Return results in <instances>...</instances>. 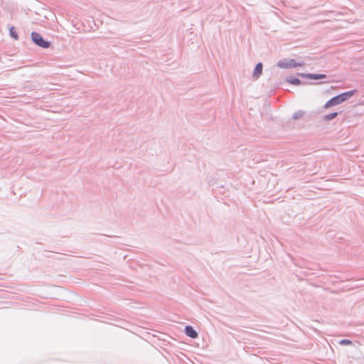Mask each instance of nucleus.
Segmentation results:
<instances>
[{"label":"nucleus","mask_w":364,"mask_h":364,"mask_svg":"<svg viewBox=\"0 0 364 364\" xmlns=\"http://www.w3.org/2000/svg\"><path fill=\"white\" fill-rule=\"evenodd\" d=\"M356 92V90H353L337 95L328 100L324 105V107L329 108L332 106L339 105L353 97Z\"/></svg>","instance_id":"f257e3e1"},{"label":"nucleus","mask_w":364,"mask_h":364,"mask_svg":"<svg viewBox=\"0 0 364 364\" xmlns=\"http://www.w3.org/2000/svg\"><path fill=\"white\" fill-rule=\"evenodd\" d=\"M31 36L32 41L36 46L43 48H48L50 46V42L45 40L40 33L33 31Z\"/></svg>","instance_id":"f03ea898"},{"label":"nucleus","mask_w":364,"mask_h":364,"mask_svg":"<svg viewBox=\"0 0 364 364\" xmlns=\"http://www.w3.org/2000/svg\"><path fill=\"white\" fill-rule=\"evenodd\" d=\"M304 63H297L294 59H283L277 63V66L281 68H291L303 66Z\"/></svg>","instance_id":"7ed1b4c3"},{"label":"nucleus","mask_w":364,"mask_h":364,"mask_svg":"<svg viewBox=\"0 0 364 364\" xmlns=\"http://www.w3.org/2000/svg\"><path fill=\"white\" fill-rule=\"evenodd\" d=\"M297 75L302 78H307L310 80H322L326 78V75L325 74L299 73Z\"/></svg>","instance_id":"20e7f679"},{"label":"nucleus","mask_w":364,"mask_h":364,"mask_svg":"<svg viewBox=\"0 0 364 364\" xmlns=\"http://www.w3.org/2000/svg\"><path fill=\"white\" fill-rule=\"evenodd\" d=\"M186 335L191 338H196L198 336L197 331L190 325H186L184 328Z\"/></svg>","instance_id":"39448f33"},{"label":"nucleus","mask_w":364,"mask_h":364,"mask_svg":"<svg viewBox=\"0 0 364 364\" xmlns=\"http://www.w3.org/2000/svg\"><path fill=\"white\" fill-rule=\"evenodd\" d=\"M262 68H263L262 63H258L255 67L253 74H252L253 77L255 78H258L262 75Z\"/></svg>","instance_id":"423d86ee"},{"label":"nucleus","mask_w":364,"mask_h":364,"mask_svg":"<svg viewBox=\"0 0 364 364\" xmlns=\"http://www.w3.org/2000/svg\"><path fill=\"white\" fill-rule=\"evenodd\" d=\"M286 80L289 83L294 85H299L302 83L301 81L298 77H296L294 76H289L288 77H287Z\"/></svg>","instance_id":"0eeeda50"},{"label":"nucleus","mask_w":364,"mask_h":364,"mask_svg":"<svg viewBox=\"0 0 364 364\" xmlns=\"http://www.w3.org/2000/svg\"><path fill=\"white\" fill-rule=\"evenodd\" d=\"M338 115V112H334L332 113H329L328 114H325L322 117L323 121H331L336 118Z\"/></svg>","instance_id":"6e6552de"},{"label":"nucleus","mask_w":364,"mask_h":364,"mask_svg":"<svg viewBox=\"0 0 364 364\" xmlns=\"http://www.w3.org/2000/svg\"><path fill=\"white\" fill-rule=\"evenodd\" d=\"M304 113H305L304 111L298 110L296 112H294V114L292 116V119L294 120H297V119H300L301 117H302L304 116Z\"/></svg>","instance_id":"1a4fd4ad"},{"label":"nucleus","mask_w":364,"mask_h":364,"mask_svg":"<svg viewBox=\"0 0 364 364\" xmlns=\"http://www.w3.org/2000/svg\"><path fill=\"white\" fill-rule=\"evenodd\" d=\"M9 34H10L11 37H12L15 40H17L18 38V33L16 31L15 28L14 26H11L10 28Z\"/></svg>","instance_id":"9d476101"},{"label":"nucleus","mask_w":364,"mask_h":364,"mask_svg":"<svg viewBox=\"0 0 364 364\" xmlns=\"http://www.w3.org/2000/svg\"><path fill=\"white\" fill-rule=\"evenodd\" d=\"M339 344L341 346H348L352 344V341L349 339H343L339 341Z\"/></svg>","instance_id":"9b49d317"}]
</instances>
